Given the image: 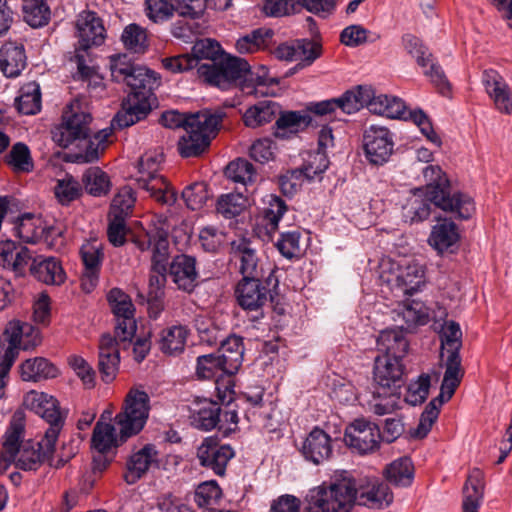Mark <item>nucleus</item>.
I'll use <instances>...</instances> for the list:
<instances>
[{
    "label": "nucleus",
    "mask_w": 512,
    "mask_h": 512,
    "mask_svg": "<svg viewBox=\"0 0 512 512\" xmlns=\"http://www.w3.org/2000/svg\"><path fill=\"white\" fill-rule=\"evenodd\" d=\"M378 107V111H382L383 116L413 122L429 141L437 146L441 145L440 137L433 130L432 124L423 110H409L400 98L392 96H388L386 106L380 104Z\"/></svg>",
    "instance_id": "nucleus-18"
},
{
    "label": "nucleus",
    "mask_w": 512,
    "mask_h": 512,
    "mask_svg": "<svg viewBox=\"0 0 512 512\" xmlns=\"http://www.w3.org/2000/svg\"><path fill=\"white\" fill-rule=\"evenodd\" d=\"M121 41L125 49L136 54H144L149 47L147 30L136 23L124 28Z\"/></svg>",
    "instance_id": "nucleus-49"
},
{
    "label": "nucleus",
    "mask_w": 512,
    "mask_h": 512,
    "mask_svg": "<svg viewBox=\"0 0 512 512\" xmlns=\"http://www.w3.org/2000/svg\"><path fill=\"white\" fill-rule=\"evenodd\" d=\"M235 295L242 309L253 312H260L270 298L269 289L259 278H246L239 281Z\"/></svg>",
    "instance_id": "nucleus-25"
},
{
    "label": "nucleus",
    "mask_w": 512,
    "mask_h": 512,
    "mask_svg": "<svg viewBox=\"0 0 512 512\" xmlns=\"http://www.w3.org/2000/svg\"><path fill=\"white\" fill-rule=\"evenodd\" d=\"M108 302L115 316V337L104 334L99 341L98 369L105 383L112 382L118 373L120 349L132 344L137 329L134 305L130 297L118 288L108 293Z\"/></svg>",
    "instance_id": "nucleus-3"
},
{
    "label": "nucleus",
    "mask_w": 512,
    "mask_h": 512,
    "mask_svg": "<svg viewBox=\"0 0 512 512\" xmlns=\"http://www.w3.org/2000/svg\"><path fill=\"white\" fill-rule=\"evenodd\" d=\"M26 425V414L17 409L11 417L2 442V462H14L24 471H36L53 456L59 435L46 430L40 441L29 440L22 444Z\"/></svg>",
    "instance_id": "nucleus-4"
},
{
    "label": "nucleus",
    "mask_w": 512,
    "mask_h": 512,
    "mask_svg": "<svg viewBox=\"0 0 512 512\" xmlns=\"http://www.w3.org/2000/svg\"><path fill=\"white\" fill-rule=\"evenodd\" d=\"M381 438L379 428L365 419H356L345 430L346 445L361 454L374 451Z\"/></svg>",
    "instance_id": "nucleus-22"
},
{
    "label": "nucleus",
    "mask_w": 512,
    "mask_h": 512,
    "mask_svg": "<svg viewBox=\"0 0 512 512\" xmlns=\"http://www.w3.org/2000/svg\"><path fill=\"white\" fill-rule=\"evenodd\" d=\"M234 454L229 445H222L213 437L205 438L197 449L201 466L212 470L218 476L225 475L227 464Z\"/></svg>",
    "instance_id": "nucleus-21"
},
{
    "label": "nucleus",
    "mask_w": 512,
    "mask_h": 512,
    "mask_svg": "<svg viewBox=\"0 0 512 512\" xmlns=\"http://www.w3.org/2000/svg\"><path fill=\"white\" fill-rule=\"evenodd\" d=\"M432 204L423 189H415L403 207V215L411 223L421 222L430 216Z\"/></svg>",
    "instance_id": "nucleus-45"
},
{
    "label": "nucleus",
    "mask_w": 512,
    "mask_h": 512,
    "mask_svg": "<svg viewBox=\"0 0 512 512\" xmlns=\"http://www.w3.org/2000/svg\"><path fill=\"white\" fill-rule=\"evenodd\" d=\"M5 162L15 173H30L34 169L30 149L22 142H17L12 146L10 152L5 156Z\"/></svg>",
    "instance_id": "nucleus-50"
},
{
    "label": "nucleus",
    "mask_w": 512,
    "mask_h": 512,
    "mask_svg": "<svg viewBox=\"0 0 512 512\" xmlns=\"http://www.w3.org/2000/svg\"><path fill=\"white\" fill-rule=\"evenodd\" d=\"M150 411V398L139 388H131L124 400L121 412L115 417L120 442L137 435L144 428Z\"/></svg>",
    "instance_id": "nucleus-12"
},
{
    "label": "nucleus",
    "mask_w": 512,
    "mask_h": 512,
    "mask_svg": "<svg viewBox=\"0 0 512 512\" xmlns=\"http://www.w3.org/2000/svg\"><path fill=\"white\" fill-rule=\"evenodd\" d=\"M82 182L87 193L97 197L106 195L111 187L109 176L99 167L89 168L83 174Z\"/></svg>",
    "instance_id": "nucleus-53"
},
{
    "label": "nucleus",
    "mask_w": 512,
    "mask_h": 512,
    "mask_svg": "<svg viewBox=\"0 0 512 512\" xmlns=\"http://www.w3.org/2000/svg\"><path fill=\"white\" fill-rule=\"evenodd\" d=\"M429 389L430 376L428 374H422L417 380L408 385L405 401L412 406L422 404L428 397Z\"/></svg>",
    "instance_id": "nucleus-63"
},
{
    "label": "nucleus",
    "mask_w": 512,
    "mask_h": 512,
    "mask_svg": "<svg viewBox=\"0 0 512 512\" xmlns=\"http://www.w3.org/2000/svg\"><path fill=\"white\" fill-rule=\"evenodd\" d=\"M111 77L130 88L122 101V108L113 119L118 128H126L143 120L150 113L155 100L153 91L160 85L158 74L144 66L135 65L126 55H115L110 60Z\"/></svg>",
    "instance_id": "nucleus-2"
},
{
    "label": "nucleus",
    "mask_w": 512,
    "mask_h": 512,
    "mask_svg": "<svg viewBox=\"0 0 512 512\" xmlns=\"http://www.w3.org/2000/svg\"><path fill=\"white\" fill-rule=\"evenodd\" d=\"M377 346L382 355L404 358L408 353L409 343L404 331L394 328L380 332L377 338Z\"/></svg>",
    "instance_id": "nucleus-34"
},
{
    "label": "nucleus",
    "mask_w": 512,
    "mask_h": 512,
    "mask_svg": "<svg viewBox=\"0 0 512 512\" xmlns=\"http://www.w3.org/2000/svg\"><path fill=\"white\" fill-rule=\"evenodd\" d=\"M218 373L226 374L224 362L217 352L201 355L197 358L196 374L198 378L212 379Z\"/></svg>",
    "instance_id": "nucleus-58"
},
{
    "label": "nucleus",
    "mask_w": 512,
    "mask_h": 512,
    "mask_svg": "<svg viewBox=\"0 0 512 512\" xmlns=\"http://www.w3.org/2000/svg\"><path fill=\"white\" fill-rule=\"evenodd\" d=\"M403 358L379 355L375 358L374 380L384 388L399 386L404 373Z\"/></svg>",
    "instance_id": "nucleus-30"
},
{
    "label": "nucleus",
    "mask_w": 512,
    "mask_h": 512,
    "mask_svg": "<svg viewBox=\"0 0 512 512\" xmlns=\"http://www.w3.org/2000/svg\"><path fill=\"white\" fill-rule=\"evenodd\" d=\"M451 398H448L447 395H442V387L440 388V394L438 397L432 399L427 406L425 407V410L421 414L419 423L416 427V429L411 433V435L415 438H424L427 436V434L430 432L433 423L438 418L440 407L445 403L446 401L450 400Z\"/></svg>",
    "instance_id": "nucleus-48"
},
{
    "label": "nucleus",
    "mask_w": 512,
    "mask_h": 512,
    "mask_svg": "<svg viewBox=\"0 0 512 512\" xmlns=\"http://www.w3.org/2000/svg\"><path fill=\"white\" fill-rule=\"evenodd\" d=\"M30 272L38 281L46 285L59 286L66 279L62 264L56 257H38L34 259Z\"/></svg>",
    "instance_id": "nucleus-31"
},
{
    "label": "nucleus",
    "mask_w": 512,
    "mask_h": 512,
    "mask_svg": "<svg viewBox=\"0 0 512 512\" xmlns=\"http://www.w3.org/2000/svg\"><path fill=\"white\" fill-rule=\"evenodd\" d=\"M75 26L78 37L75 59L79 72L87 76L89 67L85 65V57L81 51L86 52L93 46L103 44L106 38V30L102 19L93 11H82L79 13Z\"/></svg>",
    "instance_id": "nucleus-13"
},
{
    "label": "nucleus",
    "mask_w": 512,
    "mask_h": 512,
    "mask_svg": "<svg viewBox=\"0 0 512 512\" xmlns=\"http://www.w3.org/2000/svg\"><path fill=\"white\" fill-rule=\"evenodd\" d=\"M111 134V128L102 129L93 136L90 134L82 145L84 152L77 155L78 161L86 163L96 161L99 158V151L104 149Z\"/></svg>",
    "instance_id": "nucleus-54"
},
{
    "label": "nucleus",
    "mask_w": 512,
    "mask_h": 512,
    "mask_svg": "<svg viewBox=\"0 0 512 512\" xmlns=\"http://www.w3.org/2000/svg\"><path fill=\"white\" fill-rule=\"evenodd\" d=\"M80 255L84 265L81 287L86 293H90L98 283L104 254L100 245L88 242L81 246Z\"/></svg>",
    "instance_id": "nucleus-28"
},
{
    "label": "nucleus",
    "mask_w": 512,
    "mask_h": 512,
    "mask_svg": "<svg viewBox=\"0 0 512 512\" xmlns=\"http://www.w3.org/2000/svg\"><path fill=\"white\" fill-rule=\"evenodd\" d=\"M439 338L441 342L440 357L445 367L442 395L451 398L464 375L459 353L462 347V331L459 324L454 321L445 322L439 333Z\"/></svg>",
    "instance_id": "nucleus-9"
},
{
    "label": "nucleus",
    "mask_w": 512,
    "mask_h": 512,
    "mask_svg": "<svg viewBox=\"0 0 512 512\" xmlns=\"http://www.w3.org/2000/svg\"><path fill=\"white\" fill-rule=\"evenodd\" d=\"M23 404L49 424L47 430L53 429L55 435L60 434L65 416L60 411L59 402L56 398L44 392L31 390L24 396Z\"/></svg>",
    "instance_id": "nucleus-20"
},
{
    "label": "nucleus",
    "mask_w": 512,
    "mask_h": 512,
    "mask_svg": "<svg viewBox=\"0 0 512 512\" xmlns=\"http://www.w3.org/2000/svg\"><path fill=\"white\" fill-rule=\"evenodd\" d=\"M11 223L14 224L13 231L17 237L26 243H39L44 241L47 244L55 236L61 234V230L52 225H48L41 217L32 213H25L16 218L14 221L11 218Z\"/></svg>",
    "instance_id": "nucleus-17"
},
{
    "label": "nucleus",
    "mask_w": 512,
    "mask_h": 512,
    "mask_svg": "<svg viewBox=\"0 0 512 512\" xmlns=\"http://www.w3.org/2000/svg\"><path fill=\"white\" fill-rule=\"evenodd\" d=\"M227 178L244 186L252 184L256 180V171L252 163L243 158L230 162L225 170Z\"/></svg>",
    "instance_id": "nucleus-56"
},
{
    "label": "nucleus",
    "mask_w": 512,
    "mask_h": 512,
    "mask_svg": "<svg viewBox=\"0 0 512 512\" xmlns=\"http://www.w3.org/2000/svg\"><path fill=\"white\" fill-rule=\"evenodd\" d=\"M460 238L456 224L443 219L436 224L429 236L428 242L439 252H444L454 246Z\"/></svg>",
    "instance_id": "nucleus-42"
},
{
    "label": "nucleus",
    "mask_w": 512,
    "mask_h": 512,
    "mask_svg": "<svg viewBox=\"0 0 512 512\" xmlns=\"http://www.w3.org/2000/svg\"><path fill=\"white\" fill-rule=\"evenodd\" d=\"M188 335L189 330L184 325L166 327L159 334V349L167 355L179 354L185 348Z\"/></svg>",
    "instance_id": "nucleus-39"
},
{
    "label": "nucleus",
    "mask_w": 512,
    "mask_h": 512,
    "mask_svg": "<svg viewBox=\"0 0 512 512\" xmlns=\"http://www.w3.org/2000/svg\"><path fill=\"white\" fill-rule=\"evenodd\" d=\"M247 202V198L241 193L222 195L217 203V211L226 218H232L241 214Z\"/></svg>",
    "instance_id": "nucleus-60"
},
{
    "label": "nucleus",
    "mask_w": 512,
    "mask_h": 512,
    "mask_svg": "<svg viewBox=\"0 0 512 512\" xmlns=\"http://www.w3.org/2000/svg\"><path fill=\"white\" fill-rule=\"evenodd\" d=\"M15 98L17 110L25 115H34L41 110V91L40 86L35 82L25 84Z\"/></svg>",
    "instance_id": "nucleus-46"
},
{
    "label": "nucleus",
    "mask_w": 512,
    "mask_h": 512,
    "mask_svg": "<svg viewBox=\"0 0 512 512\" xmlns=\"http://www.w3.org/2000/svg\"><path fill=\"white\" fill-rule=\"evenodd\" d=\"M58 374V368L44 357L27 359L20 365L21 379L27 382L52 379L57 377Z\"/></svg>",
    "instance_id": "nucleus-36"
},
{
    "label": "nucleus",
    "mask_w": 512,
    "mask_h": 512,
    "mask_svg": "<svg viewBox=\"0 0 512 512\" xmlns=\"http://www.w3.org/2000/svg\"><path fill=\"white\" fill-rule=\"evenodd\" d=\"M26 65L24 46L16 41L2 45V73L6 77H16Z\"/></svg>",
    "instance_id": "nucleus-40"
},
{
    "label": "nucleus",
    "mask_w": 512,
    "mask_h": 512,
    "mask_svg": "<svg viewBox=\"0 0 512 512\" xmlns=\"http://www.w3.org/2000/svg\"><path fill=\"white\" fill-rule=\"evenodd\" d=\"M91 121V114L84 102L75 99L66 106L62 122L52 130V139L62 148H68L73 144L82 148L84 140L91 133Z\"/></svg>",
    "instance_id": "nucleus-10"
},
{
    "label": "nucleus",
    "mask_w": 512,
    "mask_h": 512,
    "mask_svg": "<svg viewBox=\"0 0 512 512\" xmlns=\"http://www.w3.org/2000/svg\"><path fill=\"white\" fill-rule=\"evenodd\" d=\"M404 49L416 59L417 64L424 69L432 84L440 94L448 96L451 92V85L441 66L433 59L432 54L423 45L421 40L412 34H405L402 37Z\"/></svg>",
    "instance_id": "nucleus-14"
},
{
    "label": "nucleus",
    "mask_w": 512,
    "mask_h": 512,
    "mask_svg": "<svg viewBox=\"0 0 512 512\" xmlns=\"http://www.w3.org/2000/svg\"><path fill=\"white\" fill-rule=\"evenodd\" d=\"M163 153L148 151L139 160L137 177L138 186L147 191L152 198L162 204L172 205L176 201V193L168 181L158 172L163 164Z\"/></svg>",
    "instance_id": "nucleus-11"
},
{
    "label": "nucleus",
    "mask_w": 512,
    "mask_h": 512,
    "mask_svg": "<svg viewBox=\"0 0 512 512\" xmlns=\"http://www.w3.org/2000/svg\"><path fill=\"white\" fill-rule=\"evenodd\" d=\"M135 201L133 189L128 186L122 187L112 200L110 217L126 219L132 213Z\"/></svg>",
    "instance_id": "nucleus-57"
},
{
    "label": "nucleus",
    "mask_w": 512,
    "mask_h": 512,
    "mask_svg": "<svg viewBox=\"0 0 512 512\" xmlns=\"http://www.w3.org/2000/svg\"><path fill=\"white\" fill-rule=\"evenodd\" d=\"M224 113L221 111H199L190 114L185 133L179 138L177 149L184 158L198 157L210 146L217 135Z\"/></svg>",
    "instance_id": "nucleus-7"
},
{
    "label": "nucleus",
    "mask_w": 512,
    "mask_h": 512,
    "mask_svg": "<svg viewBox=\"0 0 512 512\" xmlns=\"http://www.w3.org/2000/svg\"><path fill=\"white\" fill-rule=\"evenodd\" d=\"M300 451L306 460L321 464L332 455V439L324 430L315 427L303 440Z\"/></svg>",
    "instance_id": "nucleus-29"
},
{
    "label": "nucleus",
    "mask_w": 512,
    "mask_h": 512,
    "mask_svg": "<svg viewBox=\"0 0 512 512\" xmlns=\"http://www.w3.org/2000/svg\"><path fill=\"white\" fill-rule=\"evenodd\" d=\"M396 295H413L421 290L426 283L425 266L412 260L398 265L396 272L385 279Z\"/></svg>",
    "instance_id": "nucleus-16"
},
{
    "label": "nucleus",
    "mask_w": 512,
    "mask_h": 512,
    "mask_svg": "<svg viewBox=\"0 0 512 512\" xmlns=\"http://www.w3.org/2000/svg\"><path fill=\"white\" fill-rule=\"evenodd\" d=\"M384 476L388 483L396 487H408L414 479V467L410 458L401 457L386 466Z\"/></svg>",
    "instance_id": "nucleus-43"
},
{
    "label": "nucleus",
    "mask_w": 512,
    "mask_h": 512,
    "mask_svg": "<svg viewBox=\"0 0 512 512\" xmlns=\"http://www.w3.org/2000/svg\"><path fill=\"white\" fill-rule=\"evenodd\" d=\"M329 161L323 152L311 154L302 167L292 172V175H303L308 180L320 176L328 168Z\"/></svg>",
    "instance_id": "nucleus-62"
},
{
    "label": "nucleus",
    "mask_w": 512,
    "mask_h": 512,
    "mask_svg": "<svg viewBox=\"0 0 512 512\" xmlns=\"http://www.w3.org/2000/svg\"><path fill=\"white\" fill-rule=\"evenodd\" d=\"M222 54L220 44L213 39L198 40L192 47L191 56L198 62L199 78L209 85L222 90L239 87L247 96H275L279 79L269 77L264 67L255 76L250 72L249 63L242 58Z\"/></svg>",
    "instance_id": "nucleus-1"
},
{
    "label": "nucleus",
    "mask_w": 512,
    "mask_h": 512,
    "mask_svg": "<svg viewBox=\"0 0 512 512\" xmlns=\"http://www.w3.org/2000/svg\"><path fill=\"white\" fill-rule=\"evenodd\" d=\"M356 498L355 481L342 477L311 489L306 498V512H350Z\"/></svg>",
    "instance_id": "nucleus-8"
},
{
    "label": "nucleus",
    "mask_w": 512,
    "mask_h": 512,
    "mask_svg": "<svg viewBox=\"0 0 512 512\" xmlns=\"http://www.w3.org/2000/svg\"><path fill=\"white\" fill-rule=\"evenodd\" d=\"M482 83L495 108L504 114L512 113V92L503 77L495 70H486Z\"/></svg>",
    "instance_id": "nucleus-27"
},
{
    "label": "nucleus",
    "mask_w": 512,
    "mask_h": 512,
    "mask_svg": "<svg viewBox=\"0 0 512 512\" xmlns=\"http://www.w3.org/2000/svg\"><path fill=\"white\" fill-rule=\"evenodd\" d=\"M119 445L116 429L111 423L98 421L92 435V446L97 452H109Z\"/></svg>",
    "instance_id": "nucleus-52"
},
{
    "label": "nucleus",
    "mask_w": 512,
    "mask_h": 512,
    "mask_svg": "<svg viewBox=\"0 0 512 512\" xmlns=\"http://www.w3.org/2000/svg\"><path fill=\"white\" fill-rule=\"evenodd\" d=\"M310 121V116L304 112H281L275 122L274 135L280 139H288L304 130L310 124Z\"/></svg>",
    "instance_id": "nucleus-37"
},
{
    "label": "nucleus",
    "mask_w": 512,
    "mask_h": 512,
    "mask_svg": "<svg viewBox=\"0 0 512 512\" xmlns=\"http://www.w3.org/2000/svg\"><path fill=\"white\" fill-rule=\"evenodd\" d=\"M217 353L221 356L227 375L235 374L242 365L244 346L243 339L237 335H231L225 339Z\"/></svg>",
    "instance_id": "nucleus-38"
},
{
    "label": "nucleus",
    "mask_w": 512,
    "mask_h": 512,
    "mask_svg": "<svg viewBox=\"0 0 512 512\" xmlns=\"http://www.w3.org/2000/svg\"><path fill=\"white\" fill-rule=\"evenodd\" d=\"M196 263V258L190 255L179 254L173 257L167 270L179 290L191 293L198 286L199 273Z\"/></svg>",
    "instance_id": "nucleus-24"
},
{
    "label": "nucleus",
    "mask_w": 512,
    "mask_h": 512,
    "mask_svg": "<svg viewBox=\"0 0 512 512\" xmlns=\"http://www.w3.org/2000/svg\"><path fill=\"white\" fill-rule=\"evenodd\" d=\"M300 240L301 232L299 230L283 232L276 242V247L281 255L289 260L299 258L303 252Z\"/></svg>",
    "instance_id": "nucleus-59"
},
{
    "label": "nucleus",
    "mask_w": 512,
    "mask_h": 512,
    "mask_svg": "<svg viewBox=\"0 0 512 512\" xmlns=\"http://www.w3.org/2000/svg\"><path fill=\"white\" fill-rule=\"evenodd\" d=\"M22 9L25 21L33 28L42 27L50 20L47 0H23Z\"/></svg>",
    "instance_id": "nucleus-51"
},
{
    "label": "nucleus",
    "mask_w": 512,
    "mask_h": 512,
    "mask_svg": "<svg viewBox=\"0 0 512 512\" xmlns=\"http://www.w3.org/2000/svg\"><path fill=\"white\" fill-rule=\"evenodd\" d=\"M322 54V46L310 39H298L293 44H281L274 56L283 61L299 62V67H308Z\"/></svg>",
    "instance_id": "nucleus-23"
},
{
    "label": "nucleus",
    "mask_w": 512,
    "mask_h": 512,
    "mask_svg": "<svg viewBox=\"0 0 512 512\" xmlns=\"http://www.w3.org/2000/svg\"><path fill=\"white\" fill-rule=\"evenodd\" d=\"M182 198L191 210L201 209L209 199L207 185L204 182H195L184 188Z\"/></svg>",
    "instance_id": "nucleus-61"
},
{
    "label": "nucleus",
    "mask_w": 512,
    "mask_h": 512,
    "mask_svg": "<svg viewBox=\"0 0 512 512\" xmlns=\"http://www.w3.org/2000/svg\"><path fill=\"white\" fill-rule=\"evenodd\" d=\"M363 147L367 160L374 165H383L394 149L392 134L388 128L370 125L364 131Z\"/></svg>",
    "instance_id": "nucleus-19"
},
{
    "label": "nucleus",
    "mask_w": 512,
    "mask_h": 512,
    "mask_svg": "<svg viewBox=\"0 0 512 512\" xmlns=\"http://www.w3.org/2000/svg\"><path fill=\"white\" fill-rule=\"evenodd\" d=\"M135 245L141 251H152L149 277V298L157 300L163 293L166 282L167 260L169 255L168 231L160 226H153L134 237Z\"/></svg>",
    "instance_id": "nucleus-6"
},
{
    "label": "nucleus",
    "mask_w": 512,
    "mask_h": 512,
    "mask_svg": "<svg viewBox=\"0 0 512 512\" xmlns=\"http://www.w3.org/2000/svg\"><path fill=\"white\" fill-rule=\"evenodd\" d=\"M484 473L474 468L463 488V512H478L483 497Z\"/></svg>",
    "instance_id": "nucleus-41"
},
{
    "label": "nucleus",
    "mask_w": 512,
    "mask_h": 512,
    "mask_svg": "<svg viewBox=\"0 0 512 512\" xmlns=\"http://www.w3.org/2000/svg\"><path fill=\"white\" fill-rule=\"evenodd\" d=\"M231 258L239 265L242 279L259 278V258L252 242L246 238H239L231 243Z\"/></svg>",
    "instance_id": "nucleus-26"
},
{
    "label": "nucleus",
    "mask_w": 512,
    "mask_h": 512,
    "mask_svg": "<svg viewBox=\"0 0 512 512\" xmlns=\"http://www.w3.org/2000/svg\"><path fill=\"white\" fill-rule=\"evenodd\" d=\"M338 110L343 114H353L366 106L370 112L383 116L382 111H378V106H386L388 95H376L375 90L370 86H358L355 89L346 91L343 95L336 98Z\"/></svg>",
    "instance_id": "nucleus-15"
},
{
    "label": "nucleus",
    "mask_w": 512,
    "mask_h": 512,
    "mask_svg": "<svg viewBox=\"0 0 512 512\" xmlns=\"http://www.w3.org/2000/svg\"><path fill=\"white\" fill-rule=\"evenodd\" d=\"M55 196L61 204H69L81 194V186L72 176L66 175L57 181Z\"/></svg>",
    "instance_id": "nucleus-64"
},
{
    "label": "nucleus",
    "mask_w": 512,
    "mask_h": 512,
    "mask_svg": "<svg viewBox=\"0 0 512 512\" xmlns=\"http://www.w3.org/2000/svg\"><path fill=\"white\" fill-rule=\"evenodd\" d=\"M220 405L212 400H204L191 415L192 425L200 430L210 431L219 421Z\"/></svg>",
    "instance_id": "nucleus-47"
},
{
    "label": "nucleus",
    "mask_w": 512,
    "mask_h": 512,
    "mask_svg": "<svg viewBox=\"0 0 512 512\" xmlns=\"http://www.w3.org/2000/svg\"><path fill=\"white\" fill-rule=\"evenodd\" d=\"M2 268L12 271L15 276H22L31 259L29 250L23 246H17L10 240H2Z\"/></svg>",
    "instance_id": "nucleus-35"
},
{
    "label": "nucleus",
    "mask_w": 512,
    "mask_h": 512,
    "mask_svg": "<svg viewBox=\"0 0 512 512\" xmlns=\"http://www.w3.org/2000/svg\"><path fill=\"white\" fill-rule=\"evenodd\" d=\"M266 204L262 221L268 233L271 234L277 231L279 221L287 211V205L281 197L273 194L267 196Z\"/></svg>",
    "instance_id": "nucleus-55"
},
{
    "label": "nucleus",
    "mask_w": 512,
    "mask_h": 512,
    "mask_svg": "<svg viewBox=\"0 0 512 512\" xmlns=\"http://www.w3.org/2000/svg\"><path fill=\"white\" fill-rule=\"evenodd\" d=\"M358 504L369 508H382L393 501V494L387 484L377 480L357 489Z\"/></svg>",
    "instance_id": "nucleus-32"
},
{
    "label": "nucleus",
    "mask_w": 512,
    "mask_h": 512,
    "mask_svg": "<svg viewBox=\"0 0 512 512\" xmlns=\"http://www.w3.org/2000/svg\"><path fill=\"white\" fill-rule=\"evenodd\" d=\"M279 105L271 100L260 101L249 107L243 115L247 127L256 128L271 122L280 112Z\"/></svg>",
    "instance_id": "nucleus-44"
},
{
    "label": "nucleus",
    "mask_w": 512,
    "mask_h": 512,
    "mask_svg": "<svg viewBox=\"0 0 512 512\" xmlns=\"http://www.w3.org/2000/svg\"><path fill=\"white\" fill-rule=\"evenodd\" d=\"M426 182L424 190L433 205L462 220L469 219L475 212L473 199L461 192L451 193L450 183L438 165H427L422 170Z\"/></svg>",
    "instance_id": "nucleus-5"
},
{
    "label": "nucleus",
    "mask_w": 512,
    "mask_h": 512,
    "mask_svg": "<svg viewBox=\"0 0 512 512\" xmlns=\"http://www.w3.org/2000/svg\"><path fill=\"white\" fill-rule=\"evenodd\" d=\"M157 451L151 444L145 445L138 452L134 453L127 461V472L124 475L128 484L136 483L156 461Z\"/></svg>",
    "instance_id": "nucleus-33"
}]
</instances>
